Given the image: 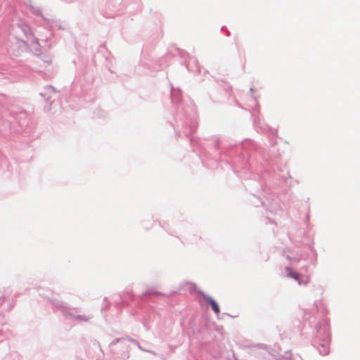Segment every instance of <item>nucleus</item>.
<instances>
[{"label":"nucleus","instance_id":"obj_1","mask_svg":"<svg viewBox=\"0 0 360 360\" xmlns=\"http://www.w3.org/2000/svg\"><path fill=\"white\" fill-rule=\"evenodd\" d=\"M205 297L207 300V302H209V303L211 306V308L214 311V312L216 314H219L220 313V309H219V304H217V302L214 299H212L211 297L207 296Z\"/></svg>","mask_w":360,"mask_h":360},{"label":"nucleus","instance_id":"obj_4","mask_svg":"<svg viewBox=\"0 0 360 360\" xmlns=\"http://www.w3.org/2000/svg\"><path fill=\"white\" fill-rule=\"evenodd\" d=\"M309 278H307V280L304 282H303V283L307 284L309 282Z\"/></svg>","mask_w":360,"mask_h":360},{"label":"nucleus","instance_id":"obj_3","mask_svg":"<svg viewBox=\"0 0 360 360\" xmlns=\"http://www.w3.org/2000/svg\"><path fill=\"white\" fill-rule=\"evenodd\" d=\"M27 40L30 42V45H32V46H34V45L38 46L39 45L38 39L36 37H34V36L32 34H31L30 37H29L27 38Z\"/></svg>","mask_w":360,"mask_h":360},{"label":"nucleus","instance_id":"obj_2","mask_svg":"<svg viewBox=\"0 0 360 360\" xmlns=\"http://www.w3.org/2000/svg\"><path fill=\"white\" fill-rule=\"evenodd\" d=\"M285 271H286L287 276L294 278L295 281H297L298 282L299 284L302 283V282L300 281L299 274L294 271L290 267H286Z\"/></svg>","mask_w":360,"mask_h":360}]
</instances>
